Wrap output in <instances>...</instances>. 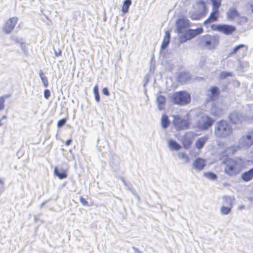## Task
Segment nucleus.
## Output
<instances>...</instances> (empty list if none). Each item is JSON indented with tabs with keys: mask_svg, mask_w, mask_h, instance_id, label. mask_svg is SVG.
Returning a JSON list of instances; mask_svg holds the SVG:
<instances>
[{
	"mask_svg": "<svg viewBox=\"0 0 253 253\" xmlns=\"http://www.w3.org/2000/svg\"><path fill=\"white\" fill-rule=\"evenodd\" d=\"M224 172L229 176H234L239 174L242 170L244 162L240 158H228L224 161Z\"/></svg>",
	"mask_w": 253,
	"mask_h": 253,
	"instance_id": "f257e3e1",
	"label": "nucleus"
},
{
	"mask_svg": "<svg viewBox=\"0 0 253 253\" xmlns=\"http://www.w3.org/2000/svg\"><path fill=\"white\" fill-rule=\"evenodd\" d=\"M232 132V128L227 121L221 120L215 124L214 134L217 137L225 138L230 135Z\"/></svg>",
	"mask_w": 253,
	"mask_h": 253,
	"instance_id": "f03ea898",
	"label": "nucleus"
},
{
	"mask_svg": "<svg viewBox=\"0 0 253 253\" xmlns=\"http://www.w3.org/2000/svg\"><path fill=\"white\" fill-rule=\"evenodd\" d=\"M219 43V38L217 36L206 35L202 36L199 39L200 45L207 49H212Z\"/></svg>",
	"mask_w": 253,
	"mask_h": 253,
	"instance_id": "7ed1b4c3",
	"label": "nucleus"
},
{
	"mask_svg": "<svg viewBox=\"0 0 253 253\" xmlns=\"http://www.w3.org/2000/svg\"><path fill=\"white\" fill-rule=\"evenodd\" d=\"M171 99L174 104L185 105L190 102L191 96L185 91H177L172 94Z\"/></svg>",
	"mask_w": 253,
	"mask_h": 253,
	"instance_id": "20e7f679",
	"label": "nucleus"
},
{
	"mask_svg": "<svg viewBox=\"0 0 253 253\" xmlns=\"http://www.w3.org/2000/svg\"><path fill=\"white\" fill-rule=\"evenodd\" d=\"M213 120L208 116L201 114L197 116L194 126L200 130H206L213 124Z\"/></svg>",
	"mask_w": 253,
	"mask_h": 253,
	"instance_id": "39448f33",
	"label": "nucleus"
},
{
	"mask_svg": "<svg viewBox=\"0 0 253 253\" xmlns=\"http://www.w3.org/2000/svg\"><path fill=\"white\" fill-rule=\"evenodd\" d=\"M203 32V29L202 28H198L195 30H188L185 32L183 35L179 37V42L182 43L187 40H190Z\"/></svg>",
	"mask_w": 253,
	"mask_h": 253,
	"instance_id": "423d86ee",
	"label": "nucleus"
},
{
	"mask_svg": "<svg viewBox=\"0 0 253 253\" xmlns=\"http://www.w3.org/2000/svg\"><path fill=\"white\" fill-rule=\"evenodd\" d=\"M212 29L225 35H230L236 30L235 26L225 24L214 25L212 26Z\"/></svg>",
	"mask_w": 253,
	"mask_h": 253,
	"instance_id": "0eeeda50",
	"label": "nucleus"
},
{
	"mask_svg": "<svg viewBox=\"0 0 253 253\" xmlns=\"http://www.w3.org/2000/svg\"><path fill=\"white\" fill-rule=\"evenodd\" d=\"M173 124L177 130L184 129L188 127L189 121L188 119L181 118L179 116H173Z\"/></svg>",
	"mask_w": 253,
	"mask_h": 253,
	"instance_id": "6e6552de",
	"label": "nucleus"
},
{
	"mask_svg": "<svg viewBox=\"0 0 253 253\" xmlns=\"http://www.w3.org/2000/svg\"><path fill=\"white\" fill-rule=\"evenodd\" d=\"M17 22L18 18L17 17L9 18L7 20L3 26V32L6 34H10L14 28V27Z\"/></svg>",
	"mask_w": 253,
	"mask_h": 253,
	"instance_id": "1a4fd4ad",
	"label": "nucleus"
},
{
	"mask_svg": "<svg viewBox=\"0 0 253 253\" xmlns=\"http://www.w3.org/2000/svg\"><path fill=\"white\" fill-rule=\"evenodd\" d=\"M229 119L233 124L235 125L241 124L246 121L241 114L235 111L230 113Z\"/></svg>",
	"mask_w": 253,
	"mask_h": 253,
	"instance_id": "9d476101",
	"label": "nucleus"
},
{
	"mask_svg": "<svg viewBox=\"0 0 253 253\" xmlns=\"http://www.w3.org/2000/svg\"><path fill=\"white\" fill-rule=\"evenodd\" d=\"M176 30L178 33H182L183 30L189 25V21L186 18H179L176 22Z\"/></svg>",
	"mask_w": 253,
	"mask_h": 253,
	"instance_id": "9b49d317",
	"label": "nucleus"
},
{
	"mask_svg": "<svg viewBox=\"0 0 253 253\" xmlns=\"http://www.w3.org/2000/svg\"><path fill=\"white\" fill-rule=\"evenodd\" d=\"M248 50L247 46L243 44H241L235 46L230 53V55L239 54L242 56L246 55Z\"/></svg>",
	"mask_w": 253,
	"mask_h": 253,
	"instance_id": "f8f14e48",
	"label": "nucleus"
},
{
	"mask_svg": "<svg viewBox=\"0 0 253 253\" xmlns=\"http://www.w3.org/2000/svg\"><path fill=\"white\" fill-rule=\"evenodd\" d=\"M196 10L205 16L208 12V8L203 0H198L195 4Z\"/></svg>",
	"mask_w": 253,
	"mask_h": 253,
	"instance_id": "ddd939ff",
	"label": "nucleus"
},
{
	"mask_svg": "<svg viewBox=\"0 0 253 253\" xmlns=\"http://www.w3.org/2000/svg\"><path fill=\"white\" fill-rule=\"evenodd\" d=\"M218 16H219V10L212 8V11L211 12L208 19H207L205 21L204 24H209V23H212V22H213L216 21Z\"/></svg>",
	"mask_w": 253,
	"mask_h": 253,
	"instance_id": "4468645a",
	"label": "nucleus"
},
{
	"mask_svg": "<svg viewBox=\"0 0 253 253\" xmlns=\"http://www.w3.org/2000/svg\"><path fill=\"white\" fill-rule=\"evenodd\" d=\"M54 173L60 179L66 178L68 176L67 169L63 168L59 169L57 167L54 168Z\"/></svg>",
	"mask_w": 253,
	"mask_h": 253,
	"instance_id": "2eb2a0df",
	"label": "nucleus"
},
{
	"mask_svg": "<svg viewBox=\"0 0 253 253\" xmlns=\"http://www.w3.org/2000/svg\"><path fill=\"white\" fill-rule=\"evenodd\" d=\"M206 160L201 158H198L193 162L194 168L198 170H202L206 166Z\"/></svg>",
	"mask_w": 253,
	"mask_h": 253,
	"instance_id": "dca6fc26",
	"label": "nucleus"
},
{
	"mask_svg": "<svg viewBox=\"0 0 253 253\" xmlns=\"http://www.w3.org/2000/svg\"><path fill=\"white\" fill-rule=\"evenodd\" d=\"M227 18L232 20H237L239 18L240 14L235 8H230L226 13Z\"/></svg>",
	"mask_w": 253,
	"mask_h": 253,
	"instance_id": "f3484780",
	"label": "nucleus"
},
{
	"mask_svg": "<svg viewBox=\"0 0 253 253\" xmlns=\"http://www.w3.org/2000/svg\"><path fill=\"white\" fill-rule=\"evenodd\" d=\"M211 114L213 116H219L222 113V110L219 104H212L211 108Z\"/></svg>",
	"mask_w": 253,
	"mask_h": 253,
	"instance_id": "a211bd4d",
	"label": "nucleus"
},
{
	"mask_svg": "<svg viewBox=\"0 0 253 253\" xmlns=\"http://www.w3.org/2000/svg\"><path fill=\"white\" fill-rule=\"evenodd\" d=\"M242 179L245 181H249L253 178V168L250 170L243 173L241 175Z\"/></svg>",
	"mask_w": 253,
	"mask_h": 253,
	"instance_id": "6ab92c4d",
	"label": "nucleus"
},
{
	"mask_svg": "<svg viewBox=\"0 0 253 253\" xmlns=\"http://www.w3.org/2000/svg\"><path fill=\"white\" fill-rule=\"evenodd\" d=\"M240 142H253V131L242 136L240 138Z\"/></svg>",
	"mask_w": 253,
	"mask_h": 253,
	"instance_id": "aec40b11",
	"label": "nucleus"
},
{
	"mask_svg": "<svg viewBox=\"0 0 253 253\" xmlns=\"http://www.w3.org/2000/svg\"><path fill=\"white\" fill-rule=\"evenodd\" d=\"M170 39V33L169 31H166L165 32V35L164 37V39L163 40L162 45L161 49H165L168 45Z\"/></svg>",
	"mask_w": 253,
	"mask_h": 253,
	"instance_id": "412c9836",
	"label": "nucleus"
},
{
	"mask_svg": "<svg viewBox=\"0 0 253 253\" xmlns=\"http://www.w3.org/2000/svg\"><path fill=\"white\" fill-rule=\"evenodd\" d=\"M157 102L158 105V107L160 110H162L165 104L166 99L165 97L162 95H159L157 97Z\"/></svg>",
	"mask_w": 253,
	"mask_h": 253,
	"instance_id": "4be33fe9",
	"label": "nucleus"
},
{
	"mask_svg": "<svg viewBox=\"0 0 253 253\" xmlns=\"http://www.w3.org/2000/svg\"><path fill=\"white\" fill-rule=\"evenodd\" d=\"M190 78V76L188 73L186 72L181 73L178 77V81L180 82H186Z\"/></svg>",
	"mask_w": 253,
	"mask_h": 253,
	"instance_id": "5701e85b",
	"label": "nucleus"
},
{
	"mask_svg": "<svg viewBox=\"0 0 253 253\" xmlns=\"http://www.w3.org/2000/svg\"><path fill=\"white\" fill-rule=\"evenodd\" d=\"M190 17L193 20H198L200 19L201 18L204 16L203 14L200 13V12H198V11L195 10L194 12H190L189 13Z\"/></svg>",
	"mask_w": 253,
	"mask_h": 253,
	"instance_id": "b1692460",
	"label": "nucleus"
},
{
	"mask_svg": "<svg viewBox=\"0 0 253 253\" xmlns=\"http://www.w3.org/2000/svg\"><path fill=\"white\" fill-rule=\"evenodd\" d=\"M39 76L42 80V82L43 84V86L46 87L48 85V82L47 78L44 75L42 71L40 70L39 71Z\"/></svg>",
	"mask_w": 253,
	"mask_h": 253,
	"instance_id": "393cba45",
	"label": "nucleus"
},
{
	"mask_svg": "<svg viewBox=\"0 0 253 253\" xmlns=\"http://www.w3.org/2000/svg\"><path fill=\"white\" fill-rule=\"evenodd\" d=\"M161 124L162 126L164 128H166L169 125V121L168 120V117L166 115H163L161 118Z\"/></svg>",
	"mask_w": 253,
	"mask_h": 253,
	"instance_id": "a878e982",
	"label": "nucleus"
},
{
	"mask_svg": "<svg viewBox=\"0 0 253 253\" xmlns=\"http://www.w3.org/2000/svg\"><path fill=\"white\" fill-rule=\"evenodd\" d=\"M131 3V0H125L124 1L122 9V10L124 13H126L128 11V8Z\"/></svg>",
	"mask_w": 253,
	"mask_h": 253,
	"instance_id": "bb28decb",
	"label": "nucleus"
},
{
	"mask_svg": "<svg viewBox=\"0 0 253 253\" xmlns=\"http://www.w3.org/2000/svg\"><path fill=\"white\" fill-rule=\"evenodd\" d=\"M249 66L248 62L246 61H241L240 60H238V67L240 69L244 70L247 69Z\"/></svg>",
	"mask_w": 253,
	"mask_h": 253,
	"instance_id": "cd10ccee",
	"label": "nucleus"
},
{
	"mask_svg": "<svg viewBox=\"0 0 253 253\" xmlns=\"http://www.w3.org/2000/svg\"><path fill=\"white\" fill-rule=\"evenodd\" d=\"M212 4V8L219 10L221 6V0H210Z\"/></svg>",
	"mask_w": 253,
	"mask_h": 253,
	"instance_id": "c85d7f7f",
	"label": "nucleus"
},
{
	"mask_svg": "<svg viewBox=\"0 0 253 253\" xmlns=\"http://www.w3.org/2000/svg\"><path fill=\"white\" fill-rule=\"evenodd\" d=\"M10 95L7 94L0 97V111L2 110L4 108V101L6 98H9Z\"/></svg>",
	"mask_w": 253,
	"mask_h": 253,
	"instance_id": "c756f323",
	"label": "nucleus"
},
{
	"mask_svg": "<svg viewBox=\"0 0 253 253\" xmlns=\"http://www.w3.org/2000/svg\"><path fill=\"white\" fill-rule=\"evenodd\" d=\"M218 88L217 87H211L210 90L209 95L211 96V99H213L214 96L218 94Z\"/></svg>",
	"mask_w": 253,
	"mask_h": 253,
	"instance_id": "7c9ffc66",
	"label": "nucleus"
},
{
	"mask_svg": "<svg viewBox=\"0 0 253 253\" xmlns=\"http://www.w3.org/2000/svg\"><path fill=\"white\" fill-rule=\"evenodd\" d=\"M210 135L207 134L198 139L196 142H206L209 140Z\"/></svg>",
	"mask_w": 253,
	"mask_h": 253,
	"instance_id": "2f4dec72",
	"label": "nucleus"
},
{
	"mask_svg": "<svg viewBox=\"0 0 253 253\" xmlns=\"http://www.w3.org/2000/svg\"><path fill=\"white\" fill-rule=\"evenodd\" d=\"M239 18H238V19L237 20H235L236 22L239 24H242L245 23H246L247 21V18L246 17L244 16H241L240 15L239 16Z\"/></svg>",
	"mask_w": 253,
	"mask_h": 253,
	"instance_id": "473e14b6",
	"label": "nucleus"
},
{
	"mask_svg": "<svg viewBox=\"0 0 253 253\" xmlns=\"http://www.w3.org/2000/svg\"><path fill=\"white\" fill-rule=\"evenodd\" d=\"M220 211L222 214L226 215L228 214L230 212L231 208L222 206L221 208Z\"/></svg>",
	"mask_w": 253,
	"mask_h": 253,
	"instance_id": "72a5a7b5",
	"label": "nucleus"
},
{
	"mask_svg": "<svg viewBox=\"0 0 253 253\" xmlns=\"http://www.w3.org/2000/svg\"><path fill=\"white\" fill-rule=\"evenodd\" d=\"M169 147L171 150H178L180 149V146L179 143H169Z\"/></svg>",
	"mask_w": 253,
	"mask_h": 253,
	"instance_id": "f704fd0d",
	"label": "nucleus"
},
{
	"mask_svg": "<svg viewBox=\"0 0 253 253\" xmlns=\"http://www.w3.org/2000/svg\"><path fill=\"white\" fill-rule=\"evenodd\" d=\"M66 122V119H62L58 121L57 123V126L58 127H61L63 126Z\"/></svg>",
	"mask_w": 253,
	"mask_h": 253,
	"instance_id": "c9c22d12",
	"label": "nucleus"
},
{
	"mask_svg": "<svg viewBox=\"0 0 253 253\" xmlns=\"http://www.w3.org/2000/svg\"><path fill=\"white\" fill-rule=\"evenodd\" d=\"M206 175L207 177L212 180L215 179L217 178L216 175L212 172H208Z\"/></svg>",
	"mask_w": 253,
	"mask_h": 253,
	"instance_id": "e433bc0d",
	"label": "nucleus"
},
{
	"mask_svg": "<svg viewBox=\"0 0 253 253\" xmlns=\"http://www.w3.org/2000/svg\"><path fill=\"white\" fill-rule=\"evenodd\" d=\"M80 201L83 206H88V202L83 197H82V196L80 197Z\"/></svg>",
	"mask_w": 253,
	"mask_h": 253,
	"instance_id": "4c0bfd02",
	"label": "nucleus"
},
{
	"mask_svg": "<svg viewBox=\"0 0 253 253\" xmlns=\"http://www.w3.org/2000/svg\"><path fill=\"white\" fill-rule=\"evenodd\" d=\"M50 96V92L49 89H45L44 91V97L48 99Z\"/></svg>",
	"mask_w": 253,
	"mask_h": 253,
	"instance_id": "58836bf2",
	"label": "nucleus"
},
{
	"mask_svg": "<svg viewBox=\"0 0 253 253\" xmlns=\"http://www.w3.org/2000/svg\"><path fill=\"white\" fill-rule=\"evenodd\" d=\"M227 76H231V73L229 72H222L220 74L221 78H225Z\"/></svg>",
	"mask_w": 253,
	"mask_h": 253,
	"instance_id": "ea45409f",
	"label": "nucleus"
},
{
	"mask_svg": "<svg viewBox=\"0 0 253 253\" xmlns=\"http://www.w3.org/2000/svg\"><path fill=\"white\" fill-rule=\"evenodd\" d=\"M181 158L184 159L185 163H188L189 162V158L187 155L183 154L181 155Z\"/></svg>",
	"mask_w": 253,
	"mask_h": 253,
	"instance_id": "a19ab883",
	"label": "nucleus"
},
{
	"mask_svg": "<svg viewBox=\"0 0 253 253\" xmlns=\"http://www.w3.org/2000/svg\"><path fill=\"white\" fill-rule=\"evenodd\" d=\"M102 93L106 96H108L110 95V93H109L108 89L107 87H104L103 88Z\"/></svg>",
	"mask_w": 253,
	"mask_h": 253,
	"instance_id": "79ce46f5",
	"label": "nucleus"
},
{
	"mask_svg": "<svg viewBox=\"0 0 253 253\" xmlns=\"http://www.w3.org/2000/svg\"><path fill=\"white\" fill-rule=\"evenodd\" d=\"M21 47L24 54H27L28 53V51L26 49V46L23 45V44H21Z\"/></svg>",
	"mask_w": 253,
	"mask_h": 253,
	"instance_id": "37998d69",
	"label": "nucleus"
},
{
	"mask_svg": "<svg viewBox=\"0 0 253 253\" xmlns=\"http://www.w3.org/2000/svg\"><path fill=\"white\" fill-rule=\"evenodd\" d=\"M93 92L94 94H97L98 93V87L97 85H95L93 88Z\"/></svg>",
	"mask_w": 253,
	"mask_h": 253,
	"instance_id": "c03bdc74",
	"label": "nucleus"
},
{
	"mask_svg": "<svg viewBox=\"0 0 253 253\" xmlns=\"http://www.w3.org/2000/svg\"><path fill=\"white\" fill-rule=\"evenodd\" d=\"M95 95V100L97 101V102H99L100 101V97H99V93H97V94H94Z\"/></svg>",
	"mask_w": 253,
	"mask_h": 253,
	"instance_id": "a18cd8bd",
	"label": "nucleus"
},
{
	"mask_svg": "<svg viewBox=\"0 0 253 253\" xmlns=\"http://www.w3.org/2000/svg\"><path fill=\"white\" fill-rule=\"evenodd\" d=\"M204 143H196V147L198 149H201L204 146Z\"/></svg>",
	"mask_w": 253,
	"mask_h": 253,
	"instance_id": "49530a36",
	"label": "nucleus"
},
{
	"mask_svg": "<svg viewBox=\"0 0 253 253\" xmlns=\"http://www.w3.org/2000/svg\"><path fill=\"white\" fill-rule=\"evenodd\" d=\"M61 51L60 50L59 52L55 51V55L56 56H58L59 55H61Z\"/></svg>",
	"mask_w": 253,
	"mask_h": 253,
	"instance_id": "de8ad7c7",
	"label": "nucleus"
},
{
	"mask_svg": "<svg viewBox=\"0 0 253 253\" xmlns=\"http://www.w3.org/2000/svg\"><path fill=\"white\" fill-rule=\"evenodd\" d=\"M191 143H185V145H184V147L185 148H187L188 146Z\"/></svg>",
	"mask_w": 253,
	"mask_h": 253,
	"instance_id": "09e8293b",
	"label": "nucleus"
},
{
	"mask_svg": "<svg viewBox=\"0 0 253 253\" xmlns=\"http://www.w3.org/2000/svg\"><path fill=\"white\" fill-rule=\"evenodd\" d=\"M14 41L16 42H17V43L19 42L18 41V39H17V38L14 39Z\"/></svg>",
	"mask_w": 253,
	"mask_h": 253,
	"instance_id": "8fccbe9b",
	"label": "nucleus"
},
{
	"mask_svg": "<svg viewBox=\"0 0 253 253\" xmlns=\"http://www.w3.org/2000/svg\"><path fill=\"white\" fill-rule=\"evenodd\" d=\"M205 62V59H204V58H202L201 59V62Z\"/></svg>",
	"mask_w": 253,
	"mask_h": 253,
	"instance_id": "3c124183",
	"label": "nucleus"
},
{
	"mask_svg": "<svg viewBox=\"0 0 253 253\" xmlns=\"http://www.w3.org/2000/svg\"><path fill=\"white\" fill-rule=\"evenodd\" d=\"M192 134V132H189L187 134V137H188V136L189 135H191Z\"/></svg>",
	"mask_w": 253,
	"mask_h": 253,
	"instance_id": "603ef678",
	"label": "nucleus"
},
{
	"mask_svg": "<svg viewBox=\"0 0 253 253\" xmlns=\"http://www.w3.org/2000/svg\"><path fill=\"white\" fill-rule=\"evenodd\" d=\"M71 141H71V139H68V140H67L66 141V142H69V143H70V142H71Z\"/></svg>",
	"mask_w": 253,
	"mask_h": 253,
	"instance_id": "864d4df0",
	"label": "nucleus"
},
{
	"mask_svg": "<svg viewBox=\"0 0 253 253\" xmlns=\"http://www.w3.org/2000/svg\"><path fill=\"white\" fill-rule=\"evenodd\" d=\"M251 10L252 12L253 13V4L251 5Z\"/></svg>",
	"mask_w": 253,
	"mask_h": 253,
	"instance_id": "5fc2aeb1",
	"label": "nucleus"
},
{
	"mask_svg": "<svg viewBox=\"0 0 253 253\" xmlns=\"http://www.w3.org/2000/svg\"><path fill=\"white\" fill-rule=\"evenodd\" d=\"M169 142L172 143V142H175V141H173V140H169Z\"/></svg>",
	"mask_w": 253,
	"mask_h": 253,
	"instance_id": "6e6d98bb",
	"label": "nucleus"
},
{
	"mask_svg": "<svg viewBox=\"0 0 253 253\" xmlns=\"http://www.w3.org/2000/svg\"><path fill=\"white\" fill-rule=\"evenodd\" d=\"M70 144V143H66V144H67V145H69Z\"/></svg>",
	"mask_w": 253,
	"mask_h": 253,
	"instance_id": "4d7b16f0",
	"label": "nucleus"
},
{
	"mask_svg": "<svg viewBox=\"0 0 253 253\" xmlns=\"http://www.w3.org/2000/svg\"><path fill=\"white\" fill-rule=\"evenodd\" d=\"M201 65L202 66L203 65V64L201 63Z\"/></svg>",
	"mask_w": 253,
	"mask_h": 253,
	"instance_id": "13d9d810",
	"label": "nucleus"
}]
</instances>
